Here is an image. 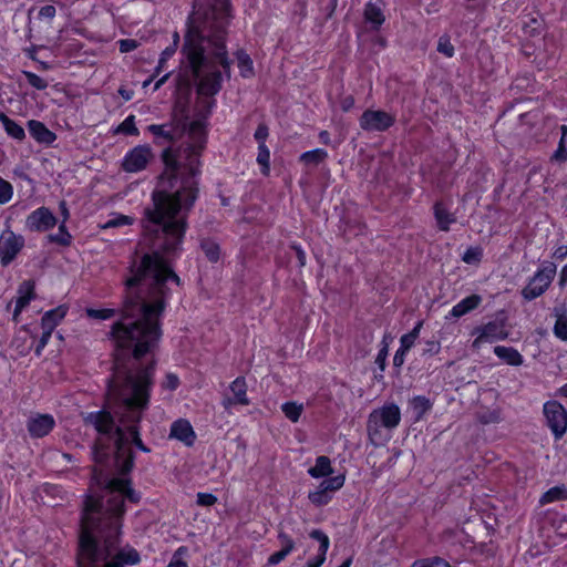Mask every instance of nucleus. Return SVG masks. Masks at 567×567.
Returning <instances> with one entry per match:
<instances>
[{"instance_id": "nucleus-1", "label": "nucleus", "mask_w": 567, "mask_h": 567, "mask_svg": "<svg viewBox=\"0 0 567 567\" xmlns=\"http://www.w3.org/2000/svg\"><path fill=\"white\" fill-rule=\"evenodd\" d=\"M171 298V289L126 287L120 319L109 332L114 342L113 373L107 379L109 392L120 402L121 425L114 415L102 409L83 416L99 436L92 445L91 492L84 497L75 558L85 543L94 558L102 556L105 567H128L141 561L140 553L130 545L120 546L125 499L138 504L140 492L132 487L128 474L135 455L126 444L150 453L140 433V422L148 409L154 384V352L163 336L162 317Z\"/></svg>"}, {"instance_id": "nucleus-2", "label": "nucleus", "mask_w": 567, "mask_h": 567, "mask_svg": "<svg viewBox=\"0 0 567 567\" xmlns=\"http://www.w3.org/2000/svg\"><path fill=\"white\" fill-rule=\"evenodd\" d=\"M214 104L207 102L205 113L192 122L174 116L147 126L156 145L168 146L162 152L164 172L141 218L144 243L151 251L131 264L126 287L171 289L168 284L182 285L173 262L182 252L187 217L199 195V157L206 147V118Z\"/></svg>"}, {"instance_id": "nucleus-3", "label": "nucleus", "mask_w": 567, "mask_h": 567, "mask_svg": "<svg viewBox=\"0 0 567 567\" xmlns=\"http://www.w3.org/2000/svg\"><path fill=\"white\" fill-rule=\"evenodd\" d=\"M231 18L230 0L193 1L181 53L185 71L197 81L199 95H216L223 87V76L231 78L233 61L226 48Z\"/></svg>"}, {"instance_id": "nucleus-4", "label": "nucleus", "mask_w": 567, "mask_h": 567, "mask_svg": "<svg viewBox=\"0 0 567 567\" xmlns=\"http://www.w3.org/2000/svg\"><path fill=\"white\" fill-rule=\"evenodd\" d=\"M401 421V411L398 404L389 403L382 408L374 409L368 417L367 431L369 440L373 445H379L386 441L388 435L383 433L382 429L389 431L394 430Z\"/></svg>"}, {"instance_id": "nucleus-5", "label": "nucleus", "mask_w": 567, "mask_h": 567, "mask_svg": "<svg viewBox=\"0 0 567 567\" xmlns=\"http://www.w3.org/2000/svg\"><path fill=\"white\" fill-rule=\"evenodd\" d=\"M556 269L557 267L554 262H543L542 267L534 274L528 284L522 289L520 295L523 299L526 301H532L545 293L555 278Z\"/></svg>"}, {"instance_id": "nucleus-6", "label": "nucleus", "mask_w": 567, "mask_h": 567, "mask_svg": "<svg viewBox=\"0 0 567 567\" xmlns=\"http://www.w3.org/2000/svg\"><path fill=\"white\" fill-rule=\"evenodd\" d=\"M395 122V115L383 110L368 109L359 117L360 128L364 132H386Z\"/></svg>"}, {"instance_id": "nucleus-7", "label": "nucleus", "mask_w": 567, "mask_h": 567, "mask_svg": "<svg viewBox=\"0 0 567 567\" xmlns=\"http://www.w3.org/2000/svg\"><path fill=\"white\" fill-rule=\"evenodd\" d=\"M25 239L7 227L0 235V265L8 267L24 248Z\"/></svg>"}, {"instance_id": "nucleus-8", "label": "nucleus", "mask_w": 567, "mask_h": 567, "mask_svg": "<svg viewBox=\"0 0 567 567\" xmlns=\"http://www.w3.org/2000/svg\"><path fill=\"white\" fill-rule=\"evenodd\" d=\"M543 412L555 439H561L567 431V410L560 402L551 400L544 404Z\"/></svg>"}, {"instance_id": "nucleus-9", "label": "nucleus", "mask_w": 567, "mask_h": 567, "mask_svg": "<svg viewBox=\"0 0 567 567\" xmlns=\"http://www.w3.org/2000/svg\"><path fill=\"white\" fill-rule=\"evenodd\" d=\"M505 318H497L496 320L476 327L473 334H477V337L474 340L473 346L475 347L482 342H494L506 339L508 337V332L505 329Z\"/></svg>"}, {"instance_id": "nucleus-10", "label": "nucleus", "mask_w": 567, "mask_h": 567, "mask_svg": "<svg viewBox=\"0 0 567 567\" xmlns=\"http://www.w3.org/2000/svg\"><path fill=\"white\" fill-rule=\"evenodd\" d=\"M56 217L48 207H39L28 215L25 229L31 233H44L56 225Z\"/></svg>"}, {"instance_id": "nucleus-11", "label": "nucleus", "mask_w": 567, "mask_h": 567, "mask_svg": "<svg viewBox=\"0 0 567 567\" xmlns=\"http://www.w3.org/2000/svg\"><path fill=\"white\" fill-rule=\"evenodd\" d=\"M151 158V147L148 145H137L125 155L122 167L125 172L136 173L143 171Z\"/></svg>"}, {"instance_id": "nucleus-12", "label": "nucleus", "mask_w": 567, "mask_h": 567, "mask_svg": "<svg viewBox=\"0 0 567 567\" xmlns=\"http://www.w3.org/2000/svg\"><path fill=\"white\" fill-rule=\"evenodd\" d=\"M231 395H225L221 405L226 411L237 405H249L250 400L247 396V382L244 377H237L229 385Z\"/></svg>"}, {"instance_id": "nucleus-13", "label": "nucleus", "mask_w": 567, "mask_h": 567, "mask_svg": "<svg viewBox=\"0 0 567 567\" xmlns=\"http://www.w3.org/2000/svg\"><path fill=\"white\" fill-rule=\"evenodd\" d=\"M55 426V420L51 414L37 413L27 421V430L31 437L47 436Z\"/></svg>"}, {"instance_id": "nucleus-14", "label": "nucleus", "mask_w": 567, "mask_h": 567, "mask_svg": "<svg viewBox=\"0 0 567 567\" xmlns=\"http://www.w3.org/2000/svg\"><path fill=\"white\" fill-rule=\"evenodd\" d=\"M169 437L176 439L184 443L186 446L190 447L195 444L197 436L188 420L178 419L171 425Z\"/></svg>"}, {"instance_id": "nucleus-15", "label": "nucleus", "mask_w": 567, "mask_h": 567, "mask_svg": "<svg viewBox=\"0 0 567 567\" xmlns=\"http://www.w3.org/2000/svg\"><path fill=\"white\" fill-rule=\"evenodd\" d=\"M28 131L31 135V137L38 142L39 144L50 146L52 145L56 140V134L49 130L44 123L37 121V120H30L27 123Z\"/></svg>"}, {"instance_id": "nucleus-16", "label": "nucleus", "mask_w": 567, "mask_h": 567, "mask_svg": "<svg viewBox=\"0 0 567 567\" xmlns=\"http://www.w3.org/2000/svg\"><path fill=\"white\" fill-rule=\"evenodd\" d=\"M309 537L319 542V548L318 554L308 560L307 567H320L326 560V555L330 546L329 537L321 529H312Z\"/></svg>"}, {"instance_id": "nucleus-17", "label": "nucleus", "mask_w": 567, "mask_h": 567, "mask_svg": "<svg viewBox=\"0 0 567 567\" xmlns=\"http://www.w3.org/2000/svg\"><path fill=\"white\" fill-rule=\"evenodd\" d=\"M482 302V297L480 295L473 293L460 302H457L452 310L450 311L446 319H458L472 310L476 309Z\"/></svg>"}, {"instance_id": "nucleus-18", "label": "nucleus", "mask_w": 567, "mask_h": 567, "mask_svg": "<svg viewBox=\"0 0 567 567\" xmlns=\"http://www.w3.org/2000/svg\"><path fill=\"white\" fill-rule=\"evenodd\" d=\"M69 308L64 305L58 306L54 309H51L41 318V328L42 330H48L53 332L56 326L64 319L68 313Z\"/></svg>"}, {"instance_id": "nucleus-19", "label": "nucleus", "mask_w": 567, "mask_h": 567, "mask_svg": "<svg viewBox=\"0 0 567 567\" xmlns=\"http://www.w3.org/2000/svg\"><path fill=\"white\" fill-rule=\"evenodd\" d=\"M433 214L436 220L437 228L442 231H449L450 226L456 223L455 215L449 212V209L442 202H436L434 204Z\"/></svg>"}, {"instance_id": "nucleus-20", "label": "nucleus", "mask_w": 567, "mask_h": 567, "mask_svg": "<svg viewBox=\"0 0 567 567\" xmlns=\"http://www.w3.org/2000/svg\"><path fill=\"white\" fill-rule=\"evenodd\" d=\"M494 353L498 359L513 367L522 365L524 362L523 355L513 347L496 346Z\"/></svg>"}, {"instance_id": "nucleus-21", "label": "nucleus", "mask_w": 567, "mask_h": 567, "mask_svg": "<svg viewBox=\"0 0 567 567\" xmlns=\"http://www.w3.org/2000/svg\"><path fill=\"white\" fill-rule=\"evenodd\" d=\"M34 281L24 280L18 288L19 297L16 300V307L23 310L32 299L35 298Z\"/></svg>"}, {"instance_id": "nucleus-22", "label": "nucleus", "mask_w": 567, "mask_h": 567, "mask_svg": "<svg viewBox=\"0 0 567 567\" xmlns=\"http://www.w3.org/2000/svg\"><path fill=\"white\" fill-rule=\"evenodd\" d=\"M333 473L331 461L328 456L321 455L316 458L315 466L308 470V474L313 478L327 477Z\"/></svg>"}, {"instance_id": "nucleus-23", "label": "nucleus", "mask_w": 567, "mask_h": 567, "mask_svg": "<svg viewBox=\"0 0 567 567\" xmlns=\"http://www.w3.org/2000/svg\"><path fill=\"white\" fill-rule=\"evenodd\" d=\"M0 122L3 125L6 133L10 137H12L19 142H22L25 138L24 128L20 124H18L16 121L10 118L8 115H6L3 112H0Z\"/></svg>"}, {"instance_id": "nucleus-24", "label": "nucleus", "mask_w": 567, "mask_h": 567, "mask_svg": "<svg viewBox=\"0 0 567 567\" xmlns=\"http://www.w3.org/2000/svg\"><path fill=\"white\" fill-rule=\"evenodd\" d=\"M364 19L372 24V29L378 31L384 22V14L379 6L368 2L364 8Z\"/></svg>"}, {"instance_id": "nucleus-25", "label": "nucleus", "mask_w": 567, "mask_h": 567, "mask_svg": "<svg viewBox=\"0 0 567 567\" xmlns=\"http://www.w3.org/2000/svg\"><path fill=\"white\" fill-rule=\"evenodd\" d=\"M235 56L238 61V68L240 71V75L245 79L251 78L255 75L254 71V62L249 54L243 50L239 49L235 52Z\"/></svg>"}, {"instance_id": "nucleus-26", "label": "nucleus", "mask_w": 567, "mask_h": 567, "mask_svg": "<svg viewBox=\"0 0 567 567\" xmlns=\"http://www.w3.org/2000/svg\"><path fill=\"white\" fill-rule=\"evenodd\" d=\"M339 0H317L318 10L320 17L317 18L320 25H323L327 21L332 19Z\"/></svg>"}, {"instance_id": "nucleus-27", "label": "nucleus", "mask_w": 567, "mask_h": 567, "mask_svg": "<svg viewBox=\"0 0 567 567\" xmlns=\"http://www.w3.org/2000/svg\"><path fill=\"white\" fill-rule=\"evenodd\" d=\"M522 30L526 37H539L544 30V21L537 17L527 16L522 22Z\"/></svg>"}, {"instance_id": "nucleus-28", "label": "nucleus", "mask_w": 567, "mask_h": 567, "mask_svg": "<svg viewBox=\"0 0 567 567\" xmlns=\"http://www.w3.org/2000/svg\"><path fill=\"white\" fill-rule=\"evenodd\" d=\"M410 404H411L412 410H413V412L415 414V416H414L415 421H420L424 416V414L426 412H429L432 409V406H433V404L430 401V399H427L424 395H416V396H414L410 401Z\"/></svg>"}, {"instance_id": "nucleus-29", "label": "nucleus", "mask_w": 567, "mask_h": 567, "mask_svg": "<svg viewBox=\"0 0 567 567\" xmlns=\"http://www.w3.org/2000/svg\"><path fill=\"white\" fill-rule=\"evenodd\" d=\"M328 157V153L323 148H315L312 151H307L299 156V162L305 165L318 166L323 163Z\"/></svg>"}, {"instance_id": "nucleus-30", "label": "nucleus", "mask_w": 567, "mask_h": 567, "mask_svg": "<svg viewBox=\"0 0 567 567\" xmlns=\"http://www.w3.org/2000/svg\"><path fill=\"white\" fill-rule=\"evenodd\" d=\"M200 249L205 254L206 258L210 262H217L220 258V247L219 245L210 239V238H204L200 240Z\"/></svg>"}, {"instance_id": "nucleus-31", "label": "nucleus", "mask_w": 567, "mask_h": 567, "mask_svg": "<svg viewBox=\"0 0 567 567\" xmlns=\"http://www.w3.org/2000/svg\"><path fill=\"white\" fill-rule=\"evenodd\" d=\"M567 499V488L564 485L560 486H554L549 488L547 492H545L539 503L540 505L549 504L556 501H564Z\"/></svg>"}, {"instance_id": "nucleus-32", "label": "nucleus", "mask_w": 567, "mask_h": 567, "mask_svg": "<svg viewBox=\"0 0 567 567\" xmlns=\"http://www.w3.org/2000/svg\"><path fill=\"white\" fill-rule=\"evenodd\" d=\"M48 240L63 247H69L72 244V235L69 233L64 221L60 224L56 234L48 235Z\"/></svg>"}, {"instance_id": "nucleus-33", "label": "nucleus", "mask_w": 567, "mask_h": 567, "mask_svg": "<svg viewBox=\"0 0 567 567\" xmlns=\"http://www.w3.org/2000/svg\"><path fill=\"white\" fill-rule=\"evenodd\" d=\"M257 163L261 166V173L265 176L270 172V152L266 144L258 145Z\"/></svg>"}, {"instance_id": "nucleus-34", "label": "nucleus", "mask_w": 567, "mask_h": 567, "mask_svg": "<svg viewBox=\"0 0 567 567\" xmlns=\"http://www.w3.org/2000/svg\"><path fill=\"white\" fill-rule=\"evenodd\" d=\"M281 410L287 419L291 422H298L303 411L302 404L296 402H286L281 405Z\"/></svg>"}, {"instance_id": "nucleus-35", "label": "nucleus", "mask_w": 567, "mask_h": 567, "mask_svg": "<svg viewBox=\"0 0 567 567\" xmlns=\"http://www.w3.org/2000/svg\"><path fill=\"white\" fill-rule=\"evenodd\" d=\"M482 258H483V248L481 246L468 247L462 256V260L468 265L480 264Z\"/></svg>"}, {"instance_id": "nucleus-36", "label": "nucleus", "mask_w": 567, "mask_h": 567, "mask_svg": "<svg viewBox=\"0 0 567 567\" xmlns=\"http://www.w3.org/2000/svg\"><path fill=\"white\" fill-rule=\"evenodd\" d=\"M308 498L313 505L323 506L331 501V495L328 489L319 486L317 491L309 493Z\"/></svg>"}, {"instance_id": "nucleus-37", "label": "nucleus", "mask_w": 567, "mask_h": 567, "mask_svg": "<svg viewBox=\"0 0 567 567\" xmlns=\"http://www.w3.org/2000/svg\"><path fill=\"white\" fill-rule=\"evenodd\" d=\"M115 133H121L124 135H133L136 136L140 134L138 128L135 125V116L128 115L115 130Z\"/></svg>"}, {"instance_id": "nucleus-38", "label": "nucleus", "mask_w": 567, "mask_h": 567, "mask_svg": "<svg viewBox=\"0 0 567 567\" xmlns=\"http://www.w3.org/2000/svg\"><path fill=\"white\" fill-rule=\"evenodd\" d=\"M412 567H451L444 558L434 556L429 558L416 559Z\"/></svg>"}, {"instance_id": "nucleus-39", "label": "nucleus", "mask_w": 567, "mask_h": 567, "mask_svg": "<svg viewBox=\"0 0 567 567\" xmlns=\"http://www.w3.org/2000/svg\"><path fill=\"white\" fill-rule=\"evenodd\" d=\"M86 316L92 319H99V320H107L113 318L117 310L105 308V309H93V308H86L85 309Z\"/></svg>"}, {"instance_id": "nucleus-40", "label": "nucleus", "mask_w": 567, "mask_h": 567, "mask_svg": "<svg viewBox=\"0 0 567 567\" xmlns=\"http://www.w3.org/2000/svg\"><path fill=\"white\" fill-rule=\"evenodd\" d=\"M344 481H346V476L343 474H340V475L323 480L320 483V487H324V489H328L329 493L336 492L344 485Z\"/></svg>"}, {"instance_id": "nucleus-41", "label": "nucleus", "mask_w": 567, "mask_h": 567, "mask_svg": "<svg viewBox=\"0 0 567 567\" xmlns=\"http://www.w3.org/2000/svg\"><path fill=\"white\" fill-rule=\"evenodd\" d=\"M23 75L27 80V82L37 90H45L48 87V82L39 76L38 74L30 72V71H23Z\"/></svg>"}, {"instance_id": "nucleus-42", "label": "nucleus", "mask_w": 567, "mask_h": 567, "mask_svg": "<svg viewBox=\"0 0 567 567\" xmlns=\"http://www.w3.org/2000/svg\"><path fill=\"white\" fill-rule=\"evenodd\" d=\"M132 224H133L132 217L122 215V214H115L111 219H109L104 224L103 228H115V227H121V226L132 225Z\"/></svg>"}, {"instance_id": "nucleus-43", "label": "nucleus", "mask_w": 567, "mask_h": 567, "mask_svg": "<svg viewBox=\"0 0 567 567\" xmlns=\"http://www.w3.org/2000/svg\"><path fill=\"white\" fill-rule=\"evenodd\" d=\"M437 51L446 58H452L454 55V45L452 44L449 35H442L439 39Z\"/></svg>"}, {"instance_id": "nucleus-44", "label": "nucleus", "mask_w": 567, "mask_h": 567, "mask_svg": "<svg viewBox=\"0 0 567 567\" xmlns=\"http://www.w3.org/2000/svg\"><path fill=\"white\" fill-rule=\"evenodd\" d=\"M13 196V187L12 185L6 181L4 178L0 177V204H7L11 200Z\"/></svg>"}, {"instance_id": "nucleus-45", "label": "nucleus", "mask_w": 567, "mask_h": 567, "mask_svg": "<svg viewBox=\"0 0 567 567\" xmlns=\"http://www.w3.org/2000/svg\"><path fill=\"white\" fill-rule=\"evenodd\" d=\"M388 352H389V346L386 342V337H384L382 340V347L379 350V353L375 358V364L379 367L381 372H383L385 370Z\"/></svg>"}, {"instance_id": "nucleus-46", "label": "nucleus", "mask_w": 567, "mask_h": 567, "mask_svg": "<svg viewBox=\"0 0 567 567\" xmlns=\"http://www.w3.org/2000/svg\"><path fill=\"white\" fill-rule=\"evenodd\" d=\"M554 334L558 339L567 341V318L556 319Z\"/></svg>"}, {"instance_id": "nucleus-47", "label": "nucleus", "mask_w": 567, "mask_h": 567, "mask_svg": "<svg viewBox=\"0 0 567 567\" xmlns=\"http://www.w3.org/2000/svg\"><path fill=\"white\" fill-rule=\"evenodd\" d=\"M278 539L280 540L282 548L280 549L286 556H288L295 548L293 539L284 532H279Z\"/></svg>"}, {"instance_id": "nucleus-48", "label": "nucleus", "mask_w": 567, "mask_h": 567, "mask_svg": "<svg viewBox=\"0 0 567 567\" xmlns=\"http://www.w3.org/2000/svg\"><path fill=\"white\" fill-rule=\"evenodd\" d=\"M289 249L293 252L296 259H297V265L299 268H302L306 266V252L305 250L301 248L300 245L296 244V243H292L290 246H289Z\"/></svg>"}, {"instance_id": "nucleus-49", "label": "nucleus", "mask_w": 567, "mask_h": 567, "mask_svg": "<svg viewBox=\"0 0 567 567\" xmlns=\"http://www.w3.org/2000/svg\"><path fill=\"white\" fill-rule=\"evenodd\" d=\"M175 53L176 51L174 50V47H167L165 50H163L157 66L155 68V74H158L162 71L166 61L171 59Z\"/></svg>"}, {"instance_id": "nucleus-50", "label": "nucleus", "mask_w": 567, "mask_h": 567, "mask_svg": "<svg viewBox=\"0 0 567 567\" xmlns=\"http://www.w3.org/2000/svg\"><path fill=\"white\" fill-rule=\"evenodd\" d=\"M441 350V344L439 341H426L425 347L422 349V357H432L437 354Z\"/></svg>"}, {"instance_id": "nucleus-51", "label": "nucleus", "mask_w": 567, "mask_h": 567, "mask_svg": "<svg viewBox=\"0 0 567 567\" xmlns=\"http://www.w3.org/2000/svg\"><path fill=\"white\" fill-rule=\"evenodd\" d=\"M196 503L199 506H213L217 503V497L212 493H198Z\"/></svg>"}, {"instance_id": "nucleus-52", "label": "nucleus", "mask_w": 567, "mask_h": 567, "mask_svg": "<svg viewBox=\"0 0 567 567\" xmlns=\"http://www.w3.org/2000/svg\"><path fill=\"white\" fill-rule=\"evenodd\" d=\"M269 135V128L265 123H260L255 131L254 137L258 142V145L265 144Z\"/></svg>"}, {"instance_id": "nucleus-53", "label": "nucleus", "mask_w": 567, "mask_h": 567, "mask_svg": "<svg viewBox=\"0 0 567 567\" xmlns=\"http://www.w3.org/2000/svg\"><path fill=\"white\" fill-rule=\"evenodd\" d=\"M51 336H52L51 331L43 330L42 336L39 339L38 346L34 349V353H35L37 357H40L42 354V350L48 344Z\"/></svg>"}, {"instance_id": "nucleus-54", "label": "nucleus", "mask_w": 567, "mask_h": 567, "mask_svg": "<svg viewBox=\"0 0 567 567\" xmlns=\"http://www.w3.org/2000/svg\"><path fill=\"white\" fill-rule=\"evenodd\" d=\"M550 161L557 162V163H563V162L567 161L566 145H563V143H558V147L551 155Z\"/></svg>"}, {"instance_id": "nucleus-55", "label": "nucleus", "mask_w": 567, "mask_h": 567, "mask_svg": "<svg viewBox=\"0 0 567 567\" xmlns=\"http://www.w3.org/2000/svg\"><path fill=\"white\" fill-rule=\"evenodd\" d=\"M178 385H179L178 377L174 373H167L165 381L162 383V386L164 389H167L171 391L176 390L178 388Z\"/></svg>"}, {"instance_id": "nucleus-56", "label": "nucleus", "mask_w": 567, "mask_h": 567, "mask_svg": "<svg viewBox=\"0 0 567 567\" xmlns=\"http://www.w3.org/2000/svg\"><path fill=\"white\" fill-rule=\"evenodd\" d=\"M138 47V43L134 39H123L118 41V48L122 53L134 51Z\"/></svg>"}, {"instance_id": "nucleus-57", "label": "nucleus", "mask_w": 567, "mask_h": 567, "mask_svg": "<svg viewBox=\"0 0 567 567\" xmlns=\"http://www.w3.org/2000/svg\"><path fill=\"white\" fill-rule=\"evenodd\" d=\"M56 9L52 4H47L39 10L40 19H53L55 17Z\"/></svg>"}, {"instance_id": "nucleus-58", "label": "nucleus", "mask_w": 567, "mask_h": 567, "mask_svg": "<svg viewBox=\"0 0 567 567\" xmlns=\"http://www.w3.org/2000/svg\"><path fill=\"white\" fill-rule=\"evenodd\" d=\"M406 352L405 350L399 348L393 357V367L396 368V369H400L404 361H405V355H406Z\"/></svg>"}, {"instance_id": "nucleus-59", "label": "nucleus", "mask_w": 567, "mask_h": 567, "mask_svg": "<svg viewBox=\"0 0 567 567\" xmlns=\"http://www.w3.org/2000/svg\"><path fill=\"white\" fill-rule=\"evenodd\" d=\"M354 106V97L352 95H347L341 99L340 107L343 112H349Z\"/></svg>"}, {"instance_id": "nucleus-60", "label": "nucleus", "mask_w": 567, "mask_h": 567, "mask_svg": "<svg viewBox=\"0 0 567 567\" xmlns=\"http://www.w3.org/2000/svg\"><path fill=\"white\" fill-rule=\"evenodd\" d=\"M415 343V340H413L408 333L403 334L400 339V348L409 351Z\"/></svg>"}, {"instance_id": "nucleus-61", "label": "nucleus", "mask_w": 567, "mask_h": 567, "mask_svg": "<svg viewBox=\"0 0 567 567\" xmlns=\"http://www.w3.org/2000/svg\"><path fill=\"white\" fill-rule=\"evenodd\" d=\"M287 556L281 550H278L269 556L268 565H277L280 561H282Z\"/></svg>"}, {"instance_id": "nucleus-62", "label": "nucleus", "mask_w": 567, "mask_h": 567, "mask_svg": "<svg viewBox=\"0 0 567 567\" xmlns=\"http://www.w3.org/2000/svg\"><path fill=\"white\" fill-rule=\"evenodd\" d=\"M556 532L564 537H567V517L561 518L556 524Z\"/></svg>"}, {"instance_id": "nucleus-63", "label": "nucleus", "mask_w": 567, "mask_h": 567, "mask_svg": "<svg viewBox=\"0 0 567 567\" xmlns=\"http://www.w3.org/2000/svg\"><path fill=\"white\" fill-rule=\"evenodd\" d=\"M557 259H564L567 257V245L559 246L553 255Z\"/></svg>"}, {"instance_id": "nucleus-64", "label": "nucleus", "mask_w": 567, "mask_h": 567, "mask_svg": "<svg viewBox=\"0 0 567 567\" xmlns=\"http://www.w3.org/2000/svg\"><path fill=\"white\" fill-rule=\"evenodd\" d=\"M558 285L563 288L567 285V264L563 267L559 275Z\"/></svg>"}]
</instances>
